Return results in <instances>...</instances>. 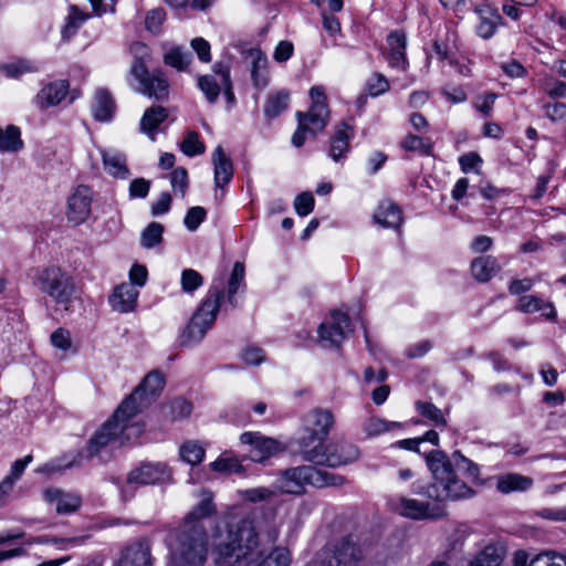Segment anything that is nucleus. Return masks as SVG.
I'll return each mask as SVG.
<instances>
[{
	"label": "nucleus",
	"mask_w": 566,
	"mask_h": 566,
	"mask_svg": "<svg viewBox=\"0 0 566 566\" xmlns=\"http://www.w3.org/2000/svg\"><path fill=\"white\" fill-rule=\"evenodd\" d=\"M280 535L275 512L254 511L229 522L224 532L213 539L212 558L217 566H291L292 554L285 546L269 552L264 545H273Z\"/></svg>",
	"instance_id": "nucleus-1"
},
{
	"label": "nucleus",
	"mask_w": 566,
	"mask_h": 566,
	"mask_svg": "<svg viewBox=\"0 0 566 566\" xmlns=\"http://www.w3.org/2000/svg\"><path fill=\"white\" fill-rule=\"evenodd\" d=\"M165 387V377L159 370L148 373L135 390L117 407L109 419L90 440L88 453L97 455L108 446L122 447L137 440L144 426L135 417L148 408Z\"/></svg>",
	"instance_id": "nucleus-2"
},
{
	"label": "nucleus",
	"mask_w": 566,
	"mask_h": 566,
	"mask_svg": "<svg viewBox=\"0 0 566 566\" xmlns=\"http://www.w3.org/2000/svg\"><path fill=\"white\" fill-rule=\"evenodd\" d=\"M426 461L433 481L417 493L439 502L473 496L474 491L457 475L454 467L472 481L479 479V467L460 451H454L448 457L443 451L433 450L427 455Z\"/></svg>",
	"instance_id": "nucleus-3"
},
{
	"label": "nucleus",
	"mask_w": 566,
	"mask_h": 566,
	"mask_svg": "<svg viewBox=\"0 0 566 566\" xmlns=\"http://www.w3.org/2000/svg\"><path fill=\"white\" fill-rule=\"evenodd\" d=\"M208 536L203 525L181 524L169 535L171 566H202L207 557Z\"/></svg>",
	"instance_id": "nucleus-4"
},
{
	"label": "nucleus",
	"mask_w": 566,
	"mask_h": 566,
	"mask_svg": "<svg viewBox=\"0 0 566 566\" xmlns=\"http://www.w3.org/2000/svg\"><path fill=\"white\" fill-rule=\"evenodd\" d=\"M346 483V478L313 465H300L290 468L280 473L276 479V488L289 494H301L305 485L315 488L342 486Z\"/></svg>",
	"instance_id": "nucleus-5"
},
{
	"label": "nucleus",
	"mask_w": 566,
	"mask_h": 566,
	"mask_svg": "<svg viewBox=\"0 0 566 566\" xmlns=\"http://www.w3.org/2000/svg\"><path fill=\"white\" fill-rule=\"evenodd\" d=\"M223 297L222 283L218 285L212 284L206 298L192 314L188 325L180 335V344L182 346L199 343L205 337L217 318Z\"/></svg>",
	"instance_id": "nucleus-6"
},
{
	"label": "nucleus",
	"mask_w": 566,
	"mask_h": 566,
	"mask_svg": "<svg viewBox=\"0 0 566 566\" xmlns=\"http://www.w3.org/2000/svg\"><path fill=\"white\" fill-rule=\"evenodd\" d=\"M33 286L54 303L67 305L75 294V283L69 272L59 265L33 268L30 272Z\"/></svg>",
	"instance_id": "nucleus-7"
},
{
	"label": "nucleus",
	"mask_w": 566,
	"mask_h": 566,
	"mask_svg": "<svg viewBox=\"0 0 566 566\" xmlns=\"http://www.w3.org/2000/svg\"><path fill=\"white\" fill-rule=\"evenodd\" d=\"M312 105L308 112H297V128L292 136V144L301 147L306 140V134L315 136L323 132L328 124L329 111L327 107V98L322 86H313L310 90Z\"/></svg>",
	"instance_id": "nucleus-8"
},
{
	"label": "nucleus",
	"mask_w": 566,
	"mask_h": 566,
	"mask_svg": "<svg viewBox=\"0 0 566 566\" xmlns=\"http://www.w3.org/2000/svg\"><path fill=\"white\" fill-rule=\"evenodd\" d=\"M130 86L137 92L159 103L169 98V83L160 70L150 72L145 56H136L130 65Z\"/></svg>",
	"instance_id": "nucleus-9"
},
{
	"label": "nucleus",
	"mask_w": 566,
	"mask_h": 566,
	"mask_svg": "<svg viewBox=\"0 0 566 566\" xmlns=\"http://www.w3.org/2000/svg\"><path fill=\"white\" fill-rule=\"evenodd\" d=\"M334 424V416L327 409L316 408L303 417V434L298 439V453L302 459L308 458L312 449L322 448Z\"/></svg>",
	"instance_id": "nucleus-10"
},
{
	"label": "nucleus",
	"mask_w": 566,
	"mask_h": 566,
	"mask_svg": "<svg viewBox=\"0 0 566 566\" xmlns=\"http://www.w3.org/2000/svg\"><path fill=\"white\" fill-rule=\"evenodd\" d=\"M364 551L353 536L326 544L317 554L312 566H360Z\"/></svg>",
	"instance_id": "nucleus-11"
},
{
	"label": "nucleus",
	"mask_w": 566,
	"mask_h": 566,
	"mask_svg": "<svg viewBox=\"0 0 566 566\" xmlns=\"http://www.w3.org/2000/svg\"><path fill=\"white\" fill-rule=\"evenodd\" d=\"M360 457L359 448L347 440L336 439L322 448L312 449L304 461L329 468H338L356 462Z\"/></svg>",
	"instance_id": "nucleus-12"
},
{
	"label": "nucleus",
	"mask_w": 566,
	"mask_h": 566,
	"mask_svg": "<svg viewBox=\"0 0 566 566\" xmlns=\"http://www.w3.org/2000/svg\"><path fill=\"white\" fill-rule=\"evenodd\" d=\"M353 333L350 318L340 311H333L328 319L317 329L318 342L323 349L339 350L340 344Z\"/></svg>",
	"instance_id": "nucleus-13"
},
{
	"label": "nucleus",
	"mask_w": 566,
	"mask_h": 566,
	"mask_svg": "<svg viewBox=\"0 0 566 566\" xmlns=\"http://www.w3.org/2000/svg\"><path fill=\"white\" fill-rule=\"evenodd\" d=\"M392 512L410 520H438L446 515L443 506L408 496L395 495L388 501Z\"/></svg>",
	"instance_id": "nucleus-14"
},
{
	"label": "nucleus",
	"mask_w": 566,
	"mask_h": 566,
	"mask_svg": "<svg viewBox=\"0 0 566 566\" xmlns=\"http://www.w3.org/2000/svg\"><path fill=\"white\" fill-rule=\"evenodd\" d=\"M170 470L165 463H144L129 472L127 483L136 485L165 483L170 480Z\"/></svg>",
	"instance_id": "nucleus-15"
},
{
	"label": "nucleus",
	"mask_w": 566,
	"mask_h": 566,
	"mask_svg": "<svg viewBox=\"0 0 566 566\" xmlns=\"http://www.w3.org/2000/svg\"><path fill=\"white\" fill-rule=\"evenodd\" d=\"M243 444L251 447L249 458L254 462H263L281 450V444L276 440L263 437L255 432H244L240 436Z\"/></svg>",
	"instance_id": "nucleus-16"
},
{
	"label": "nucleus",
	"mask_w": 566,
	"mask_h": 566,
	"mask_svg": "<svg viewBox=\"0 0 566 566\" xmlns=\"http://www.w3.org/2000/svg\"><path fill=\"white\" fill-rule=\"evenodd\" d=\"M151 545L147 539L136 541L126 546L114 566H153Z\"/></svg>",
	"instance_id": "nucleus-17"
},
{
	"label": "nucleus",
	"mask_w": 566,
	"mask_h": 566,
	"mask_svg": "<svg viewBox=\"0 0 566 566\" xmlns=\"http://www.w3.org/2000/svg\"><path fill=\"white\" fill-rule=\"evenodd\" d=\"M92 190L86 186H78L67 203V219L75 226L84 222L91 213Z\"/></svg>",
	"instance_id": "nucleus-18"
},
{
	"label": "nucleus",
	"mask_w": 566,
	"mask_h": 566,
	"mask_svg": "<svg viewBox=\"0 0 566 566\" xmlns=\"http://www.w3.org/2000/svg\"><path fill=\"white\" fill-rule=\"evenodd\" d=\"M70 84L66 80L50 82L34 97V104L40 109L59 105L67 95Z\"/></svg>",
	"instance_id": "nucleus-19"
},
{
	"label": "nucleus",
	"mask_w": 566,
	"mask_h": 566,
	"mask_svg": "<svg viewBox=\"0 0 566 566\" xmlns=\"http://www.w3.org/2000/svg\"><path fill=\"white\" fill-rule=\"evenodd\" d=\"M139 292L130 283H122L117 285L108 302L112 308L118 313H128L135 310Z\"/></svg>",
	"instance_id": "nucleus-20"
},
{
	"label": "nucleus",
	"mask_w": 566,
	"mask_h": 566,
	"mask_svg": "<svg viewBox=\"0 0 566 566\" xmlns=\"http://www.w3.org/2000/svg\"><path fill=\"white\" fill-rule=\"evenodd\" d=\"M45 500L55 505L59 514H70L77 511L82 504V499L75 493H67L61 489H48L44 492Z\"/></svg>",
	"instance_id": "nucleus-21"
},
{
	"label": "nucleus",
	"mask_w": 566,
	"mask_h": 566,
	"mask_svg": "<svg viewBox=\"0 0 566 566\" xmlns=\"http://www.w3.org/2000/svg\"><path fill=\"white\" fill-rule=\"evenodd\" d=\"M474 12L479 15V23L476 25L478 34L483 39H490L494 35L502 17L496 9L488 4H474Z\"/></svg>",
	"instance_id": "nucleus-22"
},
{
	"label": "nucleus",
	"mask_w": 566,
	"mask_h": 566,
	"mask_svg": "<svg viewBox=\"0 0 566 566\" xmlns=\"http://www.w3.org/2000/svg\"><path fill=\"white\" fill-rule=\"evenodd\" d=\"M212 165L214 171V185L217 188H223L233 177V165L231 159L224 154L222 146H218L212 153Z\"/></svg>",
	"instance_id": "nucleus-23"
},
{
	"label": "nucleus",
	"mask_w": 566,
	"mask_h": 566,
	"mask_svg": "<svg viewBox=\"0 0 566 566\" xmlns=\"http://www.w3.org/2000/svg\"><path fill=\"white\" fill-rule=\"evenodd\" d=\"M167 118L168 111L165 107L160 105L150 106L140 118V132L155 140L157 130Z\"/></svg>",
	"instance_id": "nucleus-24"
},
{
	"label": "nucleus",
	"mask_w": 566,
	"mask_h": 566,
	"mask_svg": "<svg viewBox=\"0 0 566 566\" xmlns=\"http://www.w3.org/2000/svg\"><path fill=\"white\" fill-rule=\"evenodd\" d=\"M116 109V104L111 93L105 88L96 91L92 104L93 116L98 122H108L112 119Z\"/></svg>",
	"instance_id": "nucleus-25"
},
{
	"label": "nucleus",
	"mask_w": 566,
	"mask_h": 566,
	"mask_svg": "<svg viewBox=\"0 0 566 566\" xmlns=\"http://www.w3.org/2000/svg\"><path fill=\"white\" fill-rule=\"evenodd\" d=\"M102 160L107 174L114 178L127 179L130 176V171L127 167L126 156L117 150H104L102 151Z\"/></svg>",
	"instance_id": "nucleus-26"
},
{
	"label": "nucleus",
	"mask_w": 566,
	"mask_h": 566,
	"mask_svg": "<svg viewBox=\"0 0 566 566\" xmlns=\"http://www.w3.org/2000/svg\"><path fill=\"white\" fill-rule=\"evenodd\" d=\"M500 270L496 258L492 255L475 258L471 263V273L481 283L489 282Z\"/></svg>",
	"instance_id": "nucleus-27"
},
{
	"label": "nucleus",
	"mask_w": 566,
	"mask_h": 566,
	"mask_svg": "<svg viewBox=\"0 0 566 566\" xmlns=\"http://www.w3.org/2000/svg\"><path fill=\"white\" fill-rule=\"evenodd\" d=\"M375 221L384 228L397 229L402 223V211L391 201H382L374 214Z\"/></svg>",
	"instance_id": "nucleus-28"
},
{
	"label": "nucleus",
	"mask_w": 566,
	"mask_h": 566,
	"mask_svg": "<svg viewBox=\"0 0 566 566\" xmlns=\"http://www.w3.org/2000/svg\"><path fill=\"white\" fill-rule=\"evenodd\" d=\"M516 308L527 314L535 313L538 311H545L543 312V316L545 318L549 321H555L556 318V311L553 303H545L541 297H537L535 295L521 296L516 305Z\"/></svg>",
	"instance_id": "nucleus-29"
},
{
	"label": "nucleus",
	"mask_w": 566,
	"mask_h": 566,
	"mask_svg": "<svg viewBox=\"0 0 566 566\" xmlns=\"http://www.w3.org/2000/svg\"><path fill=\"white\" fill-rule=\"evenodd\" d=\"M348 130H352L350 126L343 122L331 139L329 156L334 161H339L349 150L350 135L347 133Z\"/></svg>",
	"instance_id": "nucleus-30"
},
{
	"label": "nucleus",
	"mask_w": 566,
	"mask_h": 566,
	"mask_svg": "<svg viewBox=\"0 0 566 566\" xmlns=\"http://www.w3.org/2000/svg\"><path fill=\"white\" fill-rule=\"evenodd\" d=\"M216 513V506L212 502V494L209 491H202L199 504L185 517L182 524L202 525L200 520Z\"/></svg>",
	"instance_id": "nucleus-31"
},
{
	"label": "nucleus",
	"mask_w": 566,
	"mask_h": 566,
	"mask_svg": "<svg viewBox=\"0 0 566 566\" xmlns=\"http://www.w3.org/2000/svg\"><path fill=\"white\" fill-rule=\"evenodd\" d=\"M505 549L500 545H486L468 566H500L503 562Z\"/></svg>",
	"instance_id": "nucleus-32"
},
{
	"label": "nucleus",
	"mask_w": 566,
	"mask_h": 566,
	"mask_svg": "<svg viewBox=\"0 0 566 566\" xmlns=\"http://www.w3.org/2000/svg\"><path fill=\"white\" fill-rule=\"evenodd\" d=\"M24 147L21 139V130L18 126L10 124L4 129L0 127V151L18 153Z\"/></svg>",
	"instance_id": "nucleus-33"
},
{
	"label": "nucleus",
	"mask_w": 566,
	"mask_h": 566,
	"mask_svg": "<svg viewBox=\"0 0 566 566\" xmlns=\"http://www.w3.org/2000/svg\"><path fill=\"white\" fill-rule=\"evenodd\" d=\"M249 57L252 60L251 78L256 87H264L268 83L265 70L268 64L266 56L259 49L248 51Z\"/></svg>",
	"instance_id": "nucleus-34"
},
{
	"label": "nucleus",
	"mask_w": 566,
	"mask_h": 566,
	"mask_svg": "<svg viewBox=\"0 0 566 566\" xmlns=\"http://www.w3.org/2000/svg\"><path fill=\"white\" fill-rule=\"evenodd\" d=\"M533 481L531 478L523 476L515 473H509L497 479V490L502 493H510L513 491H525L531 488Z\"/></svg>",
	"instance_id": "nucleus-35"
},
{
	"label": "nucleus",
	"mask_w": 566,
	"mask_h": 566,
	"mask_svg": "<svg viewBox=\"0 0 566 566\" xmlns=\"http://www.w3.org/2000/svg\"><path fill=\"white\" fill-rule=\"evenodd\" d=\"M290 103V95L285 91H280L273 94H270L264 104V116L269 119H273L277 117L281 113H283Z\"/></svg>",
	"instance_id": "nucleus-36"
},
{
	"label": "nucleus",
	"mask_w": 566,
	"mask_h": 566,
	"mask_svg": "<svg viewBox=\"0 0 566 566\" xmlns=\"http://www.w3.org/2000/svg\"><path fill=\"white\" fill-rule=\"evenodd\" d=\"M244 275H245V268L242 262H235L233 264V269L230 275V279L228 281V291H227V297L229 303L232 306H237V300L235 294L239 292V290L242 287L244 289Z\"/></svg>",
	"instance_id": "nucleus-37"
},
{
	"label": "nucleus",
	"mask_w": 566,
	"mask_h": 566,
	"mask_svg": "<svg viewBox=\"0 0 566 566\" xmlns=\"http://www.w3.org/2000/svg\"><path fill=\"white\" fill-rule=\"evenodd\" d=\"M0 71L8 77L19 78L23 74L38 72L39 67L30 60L20 59L10 63L1 64Z\"/></svg>",
	"instance_id": "nucleus-38"
},
{
	"label": "nucleus",
	"mask_w": 566,
	"mask_h": 566,
	"mask_svg": "<svg viewBox=\"0 0 566 566\" xmlns=\"http://www.w3.org/2000/svg\"><path fill=\"white\" fill-rule=\"evenodd\" d=\"M192 60L191 52L181 46H174L164 55L166 65L175 67L178 71H185Z\"/></svg>",
	"instance_id": "nucleus-39"
},
{
	"label": "nucleus",
	"mask_w": 566,
	"mask_h": 566,
	"mask_svg": "<svg viewBox=\"0 0 566 566\" xmlns=\"http://www.w3.org/2000/svg\"><path fill=\"white\" fill-rule=\"evenodd\" d=\"M205 453V448L195 440H188L179 448L180 459L191 465L199 464L203 460Z\"/></svg>",
	"instance_id": "nucleus-40"
},
{
	"label": "nucleus",
	"mask_w": 566,
	"mask_h": 566,
	"mask_svg": "<svg viewBox=\"0 0 566 566\" xmlns=\"http://www.w3.org/2000/svg\"><path fill=\"white\" fill-rule=\"evenodd\" d=\"M90 18V14L82 12L77 7L72 6L66 18V23L62 29V39L70 40L81 27Z\"/></svg>",
	"instance_id": "nucleus-41"
},
{
	"label": "nucleus",
	"mask_w": 566,
	"mask_h": 566,
	"mask_svg": "<svg viewBox=\"0 0 566 566\" xmlns=\"http://www.w3.org/2000/svg\"><path fill=\"white\" fill-rule=\"evenodd\" d=\"M164 226L159 222H150L140 234V244L145 249H151L163 241Z\"/></svg>",
	"instance_id": "nucleus-42"
},
{
	"label": "nucleus",
	"mask_w": 566,
	"mask_h": 566,
	"mask_svg": "<svg viewBox=\"0 0 566 566\" xmlns=\"http://www.w3.org/2000/svg\"><path fill=\"white\" fill-rule=\"evenodd\" d=\"M399 427L397 422H387L377 417H370L363 422V431L367 438L377 437L384 432L391 430L392 428Z\"/></svg>",
	"instance_id": "nucleus-43"
},
{
	"label": "nucleus",
	"mask_w": 566,
	"mask_h": 566,
	"mask_svg": "<svg viewBox=\"0 0 566 566\" xmlns=\"http://www.w3.org/2000/svg\"><path fill=\"white\" fill-rule=\"evenodd\" d=\"M210 469L223 474H233L243 472V467L234 457L223 454L209 464Z\"/></svg>",
	"instance_id": "nucleus-44"
},
{
	"label": "nucleus",
	"mask_w": 566,
	"mask_h": 566,
	"mask_svg": "<svg viewBox=\"0 0 566 566\" xmlns=\"http://www.w3.org/2000/svg\"><path fill=\"white\" fill-rule=\"evenodd\" d=\"M181 290L187 294H192L203 284V276L193 269H185L180 277Z\"/></svg>",
	"instance_id": "nucleus-45"
},
{
	"label": "nucleus",
	"mask_w": 566,
	"mask_h": 566,
	"mask_svg": "<svg viewBox=\"0 0 566 566\" xmlns=\"http://www.w3.org/2000/svg\"><path fill=\"white\" fill-rule=\"evenodd\" d=\"M168 411L171 420H184L191 415L192 405L188 400L178 397L169 402Z\"/></svg>",
	"instance_id": "nucleus-46"
},
{
	"label": "nucleus",
	"mask_w": 566,
	"mask_h": 566,
	"mask_svg": "<svg viewBox=\"0 0 566 566\" xmlns=\"http://www.w3.org/2000/svg\"><path fill=\"white\" fill-rule=\"evenodd\" d=\"M180 147L182 153L189 157L201 155L206 150L205 144L199 139L198 133L193 130L188 132Z\"/></svg>",
	"instance_id": "nucleus-47"
},
{
	"label": "nucleus",
	"mask_w": 566,
	"mask_h": 566,
	"mask_svg": "<svg viewBox=\"0 0 566 566\" xmlns=\"http://www.w3.org/2000/svg\"><path fill=\"white\" fill-rule=\"evenodd\" d=\"M198 86L209 103H214L220 94L221 86L212 75H202L198 78Z\"/></svg>",
	"instance_id": "nucleus-48"
},
{
	"label": "nucleus",
	"mask_w": 566,
	"mask_h": 566,
	"mask_svg": "<svg viewBox=\"0 0 566 566\" xmlns=\"http://www.w3.org/2000/svg\"><path fill=\"white\" fill-rule=\"evenodd\" d=\"M530 566H566V557L553 551L537 554Z\"/></svg>",
	"instance_id": "nucleus-49"
},
{
	"label": "nucleus",
	"mask_w": 566,
	"mask_h": 566,
	"mask_svg": "<svg viewBox=\"0 0 566 566\" xmlns=\"http://www.w3.org/2000/svg\"><path fill=\"white\" fill-rule=\"evenodd\" d=\"M416 407H417V410L423 417H426L427 419L432 421L434 424H437V426H439V424L446 426L447 424V421H446V418H444L442 411L438 407H436L433 403L427 402V401H417Z\"/></svg>",
	"instance_id": "nucleus-50"
},
{
	"label": "nucleus",
	"mask_w": 566,
	"mask_h": 566,
	"mask_svg": "<svg viewBox=\"0 0 566 566\" xmlns=\"http://www.w3.org/2000/svg\"><path fill=\"white\" fill-rule=\"evenodd\" d=\"M401 147L408 151H419L422 155H431L432 145L423 138L409 134L401 140Z\"/></svg>",
	"instance_id": "nucleus-51"
},
{
	"label": "nucleus",
	"mask_w": 566,
	"mask_h": 566,
	"mask_svg": "<svg viewBox=\"0 0 566 566\" xmlns=\"http://www.w3.org/2000/svg\"><path fill=\"white\" fill-rule=\"evenodd\" d=\"M170 182L174 191L179 192L180 197L184 198L188 188V172L184 167H177L170 174Z\"/></svg>",
	"instance_id": "nucleus-52"
},
{
	"label": "nucleus",
	"mask_w": 566,
	"mask_h": 566,
	"mask_svg": "<svg viewBox=\"0 0 566 566\" xmlns=\"http://www.w3.org/2000/svg\"><path fill=\"white\" fill-rule=\"evenodd\" d=\"M166 20V11L163 8L150 10L145 19L146 29L155 34L161 31V25Z\"/></svg>",
	"instance_id": "nucleus-53"
},
{
	"label": "nucleus",
	"mask_w": 566,
	"mask_h": 566,
	"mask_svg": "<svg viewBox=\"0 0 566 566\" xmlns=\"http://www.w3.org/2000/svg\"><path fill=\"white\" fill-rule=\"evenodd\" d=\"M389 90L388 80L380 73H375L374 76L366 83V91L369 96L376 97L386 93Z\"/></svg>",
	"instance_id": "nucleus-54"
},
{
	"label": "nucleus",
	"mask_w": 566,
	"mask_h": 566,
	"mask_svg": "<svg viewBox=\"0 0 566 566\" xmlns=\"http://www.w3.org/2000/svg\"><path fill=\"white\" fill-rule=\"evenodd\" d=\"M206 217H207V211L205 208L192 207L187 211V213L185 216L184 223L189 231H195L203 222Z\"/></svg>",
	"instance_id": "nucleus-55"
},
{
	"label": "nucleus",
	"mask_w": 566,
	"mask_h": 566,
	"mask_svg": "<svg viewBox=\"0 0 566 566\" xmlns=\"http://www.w3.org/2000/svg\"><path fill=\"white\" fill-rule=\"evenodd\" d=\"M314 203H315V200H314L312 192L304 191V192L300 193L298 196H296V198L294 200V208L298 216L305 217L313 211Z\"/></svg>",
	"instance_id": "nucleus-56"
},
{
	"label": "nucleus",
	"mask_w": 566,
	"mask_h": 566,
	"mask_svg": "<svg viewBox=\"0 0 566 566\" xmlns=\"http://www.w3.org/2000/svg\"><path fill=\"white\" fill-rule=\"evenodd\" d=\"M32 461V455H25L23 459L17 460L13 462L11 467L10 474L6 476L2 482H9L10 484V492L13 489V485L17 480L21 476L27 465Z\"/></svg>",
	"instance_id": "nucleus-57"
},
{
	"label": "nucleus",
	"mask_w": 566,
	"mask_h": 566,
	"mask_svg": "<svg viewBox=\"0 0 566 566\" xmlns=\"http://www.w3.org/2000/svg\"><path fill=\"white\" fill-rule=\"evenodd\" d=\"M84 542V537L57 538L49 536H38L28 541L29 544H63L65 547L70 545H78Z\"/></svg>",
	"instance_id": "nucleus-58"
},
{
	"label": "nucleus",
	"mask_w": 566,
	"mask_h": 566,
	"mask_svg": "<svg viewBox=\"0 0 566 566\" xmlns=\"http://www.w3.org/2000/svg\"><path fill=\"white\" fill-rule=\"evenodd\" d=\"M274 492L268 488H255L241 491V496L250 502H261L272 499Z\"/></svg>",
	"instance_id": "nucleus-59"
},
{
	"label": "nucleus",
	"mask_w": 566,
	"mask_h": 566,
	"mask_svg": "<svg viewBox=\"0 0 566 566\" xmlns=\"http://www.w3.org/2000/svg\"><path fill=\"white\" fill-rule=\"evenodd\" d=\"M190 44L201 62L208 63L211 61L210 44L208 41L203 38H195L191 40Z\"/></svg>",
	"instance_id": "nucleus-60"
},
{
	"label": "nucleus",
	"mask_w": 566,
	"mask_h": 566,
	"mask_svg": "<svg viewBox=\"0 0 566 566\" xmlns=\"http://www.w3.org/2000/svg\"><path fill=\"white\" fill-rule=\"evenodd\" d=\"M150 188V181L144 178H136L129 185V196L132 198L147 197Z\"/></svg>",
	"instance_id": "nucleus-61"
},
{
	"label": "nucleus",
	"mask_w": 566,
	"mask_h": 566,
	"mask_svg": "<svg viewBox=\"0 0 566 566\" xmlns=\"http://www.w3.org/2000/svg\"><path fill=\"white\" fill-rule=\"evenodd\" d=\"M482 163V158L475 151H471L462 155L459 158V164L464 174H468L471 170L476 169V167Z\"/></svg>",
	"instance_id": "nucleus-62"
},
{
	"label": "nucleus",
	"mask_w": 566,
	"mask_h": 566,
	"mask_svg": "<svg viewBox=\"0 0 566 566\" xmlns=\"http://www.w3.org/2000/svg\"><path fill=\"white\" fill-rule=\"evenodd\" d=\"M51 343L60 350H67L71 347L70 333L64 328H59L51 335Z\"/></svg>",
	"instance_id": "nucleus-63"
},
{
	"label": "nucleus",
	"mask_w": 566,
	"mask_h": 566,
	"mask_svg": "<svg viewBox=\"0 0 566 566\" xmlns=\"http://www.w3.org/2000/svg\"><path fill=\"white\" fill-rule=\"evenodd\" d=\"M545 115L552 120H559L566 118V104L555 102L553 104L544 105Z\"/></svg>",
	"instance_id": "nucleus-64"
}]
</instances>
